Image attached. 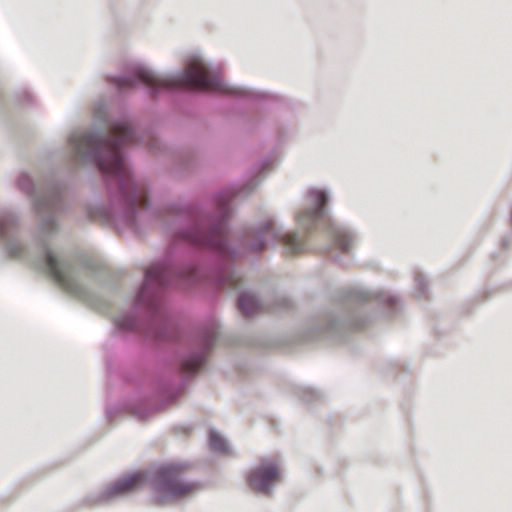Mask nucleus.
Here are the masks:
<instances>
[{
	"mask_svg": "<svg viewBox=\"0 0 512 512\" xmlns=\"http://www.w3.org/2000/svg\"><path fill=\"white\" fill-rule=\"evenodd\" d=\"M185 239L194 245L211 247L219 252H224L227 247V232L224 223H218L208 232L196 228L193 232L185 234Z\"/></svg>",
	"mask_w": 512,
	"mask_h": 512,
	"instance_id": "nucleus-5",
	"label": "nucleus"
},
{
	"mask_svg": "<svg viewBox=\"0 0 512 512\" xmlns=\"http://www.w3.org/2000/svg\"><path fill=\"white\" fill-rule=\"evenodd\" d=\"M214 341H215V336L214 335H209L204 340L205 347L206 348H210L213 345Z\"/></svg>",
	"mask_w": 512,
	"mask_h": 512,
	"instance_id": "nucleus-20",
	"label": "nucleus"
},
{
	"mask_svg": "<svg viewBox=\"0 0 512 512\" xmlns=\"http://www.w3.org/2000/svg\"><path fill=\"white\" fill-rule=\"evenodd\" d=\"M335 245L337 246V248L344 252L348 251L351 245V239L344 234H338L335 241Z\"/></svg>",
	"mask_w": 512,
	"mask_h": 512,
	"instance_id": "nucleus-15",
	"label": "nucleus"
},
{
	"mask_svg": "<svg viewBox=\"0 0 512 512\" xmlns=\"http://www.w3.org/2000/svg\"><path fill=\"white\" fill-rule=\"evenodd\" d=\"M132 76L146 86L159 89H198L216 93H230V89L219 78L211 76L200 61H192L181 75L160 77L149 69L136 67Z\"/></svg>",
	"mask_w": 512,
	"mask_h": 512,
	"instance_id": "nucleus-2",
	"label": "nucleus"
},
{
	"mask_svg": "<svg viewBox=\"0 0 512 512\" xmlns=\"http://www.w3.org/2000/svg\"><path fill=\"white\" fill-rule=\"evenodd\" d=\"M241 279L238 275L236 274H231L229 277H227V279H225V284L229 287V288H237L239 283H240Z\"/></svg>",
	"mask_w": 512,
	"mask_h": 512,
	"instance_id": "nucleus-17",
	"label": "nucleus"
},
{
	"mask_svg": "<svg viewBox=\"0 0 512 512\" xmlns=\"http://www.w3.org/2000/svg\"><path fill=\"white\" fill-rule=\"evenodd\" d=\"M111 130V138L80 134L73 136L71 141L77 154L96 162L103 173L118 178L121 190L132 207L145 208L148 202L146 191L131 180L120 152L123 145L134 142L133 130L127 122L115 123Z\"/></svg>",
	"mask_w": 512,
	"mask_h": 512,
	"instance_id": "nucleus-1",
	"label": "nucleus"
},
{
	"mask_svg": "<svg viewBox=\"0 0 512 512\" xmlns=\"http://www.w3.org/2000/svg\"><path fill=\"white\" fill-rule=\"evenodd\" d=\"M147 481V474L144 471H137L117 480L106 493L109 497L132 493L143 488Z\"/></svg>",
	"mask_w": 512,
	"mask_h": 512,
	"instance_id": "nucleus-8",
	"label": "nucleus"
},
{
	"mask_svg": "<svg viewBox=\"0 0 512 512\" xmlns=\"http://www.w3.org/2000/svg\"><path fill=\"white\" fill-rule=\"evenodd\" d=\"M21 247L17 246V247H10L9 249V254L12 256V257H19L20 254H21Z\"/></svg>",
	"mask_w": 512,
	"mask_h": 512,
	"instance_id": "nucleus-19",
	"label": "nucleus"
},
{
	"mask_svg": "<svg viewBox=\"0 0 512 512\" xmlns=\"http://www.w3.org/2000/svg\"><path fill=\"white\" fill-rule=\"evenodd\" d=\"M280 479L279 464L275 459H264L248 476L250 487L260 493H268Z\"/></svg>",
	"mask_w": 512,
	"mask_h": 512,
	"instance_id": "nucleus-4",
	"label": "nucleus"
},
{
	"mask_svg": "<svg viewBox=\"0 0 512 512\" xmlns=\"http://www.w3.org/2000/svg\"><path fill=\"white\" fill-rule=\"evenodd\" d=\"M281 241L286 252L291 255L299 254L304 250V244L294 234H286Z\"/></svg>",
	"mask_w": 512,
	"mask_h": 512,
	"instance_id": "nucleus-12",
	"label": "nucleus"
},
{
	"mask_svg": "<svg viewBox=\"0 0 512 512\" xmlns=\"http://www.w3.org/2000/svg\"><path fill=\"white\" fill-rule=\"evenodd\" d=\"M46 266L50 276L66 292L77 295L79 287L71 275L70 267L60 265L52 253H46Z\"/></svg>",
	"mask_w": 512,
	"mask_h": 512,
	"instance_id": "nucleus-6",
	"label": "nucleus"
},
{
	"mask_svg": "<svg viewBox=\"0 0 512 512\" xmlns=\"http://www.w3.org/2000/svg\"><path fill=\"white\" fill-rule=\"evenodd\" d=\"M134 80L131 77H123L116 81L117 86L119 89H125L130 88L134 86Z\"/></svg>",
	"mask_w": 512,
	"mask_h": 512,
	"instance_id": "nucleus-16",
	"label": "nucleus"
},
{
	"mask_svg": "<svg viewBox=\"0 0 512 512\" xmlns=\"http://www.w3.org/2000/svg\"><path fill=\"white\" fill-rule=\"evenodd\" d=\"M219 211L223 215V217L228 216V214H229L228 199H219Z\"/></svg>",
	"mask_w": 512,
	"mask_h": 512,
	"instance_id": "nucleus-18",
	"label": "nucleus"
},
{
	"mask_svg": "<svg viewBox=\"0 0 512 512\" xmlns=\"http://www.w3.org/2000/svg\"><path fill=\"white\" fill-rule=\"evenodd\" d=\"M311 208L296 218L297 223L303 227H311L323 216V208L327 202V195L321 190H312L308 194Z\"/></svg>",
	"mask_w": 512,
	"mask_h": 512,
	"instance_id": "nucleus-7",
	"label": "nucleus"
},
{
	"mask_svg": "<svg viewBox=\"0 0 512 512\" xmlns=\"http://www.w3.org/2000/svg\"><path fill=\"white\" fill-rule=\"evenodd\" d=\"M205 362V357L203 355H195L188 359H186L182 364V369L187 373L197 372Z\"/></svg>",
	"mask_w": 512,
	"mask_h": 512,
	"instance_id": "nucleus-13",
	"label": "nucleus"
},
{
	"mask_svg": "<svg viewBox=\"0 0 512 512\" xmlns=\"http://www.w3.org/2000/svg\"><path fill=\"white\" fill-rule=\"evenodd\" d=\"M268 237L272 238L273 240L277 238V234L274 231V224L272 220H268L263 224L261 230L257 234L256 239L250 245L251 250L256 252L263 250L266 246L263 241V238Z\"/></svg>",
	"mask_w": 512,
	"mask_h": 512,
	"instance_id": "nucleus-10",
	"label": "nucleus"
},
{
	"mask_svg": "<svg viewBox=\"0 0 512 512\" xmlns=\"http://www.w3.org/2000/svg\"><path fill=\"white\" fill-rule=\"evenodd\" d=\"M209 441H210V446L213 450L218 451V452L226 451L227 447H226L225 440L218 434L212 432L210 434Z\"/></svg>",
	"mask_w": 512,
	"mask_h": 512,
	"instance_id": "nucleus-14",
	"label": "nucleus"
},
{
	"mask_svg": "<svg viewBox=\"0 0 512 512\" xmlns=\"http://www.w3.org/2000/svg\"><path fill=\"white\" fill-rule=\"evenodd\" d=\"M238 307L245 316H253L263 311L262 305L253 295L250 294H242L239 297Z\"/></svg>",
	"mask_w": 512,
	"mask_h": 512,
	"instance_id": "nucleus-11",
	"label": "nucleus"
},
{
	"mask_svg": "<svg viewBox=\"0 0 512 512\" xmlns=\"http://www.w3.org/2000/svg\"><path fill=\"white\" fill-rule=\"evenodd\" d=\"M189 466L183 463H166L158 467L150 481L151 502L164 506L180 501L199 489V485L184 479Z\"/></svg>",
	"mask_w": 512,
	"mask_h": 512,
	"instance_id": "nucleus-3",
	"label": "nucleus"
},
{
	"mask_svg": "<svg viewBox=\"0 0 512 512\" xmlns=\"http://www.w3.org/2000/svg\"><path fill=\"white\" fill-rule=\"evenodd\" d=\"M171 274V270L169 267L157 263L151 265L145 273V282L143 288L140 292L139 299L141 300L145 290L148 288L150 284H156L158 286H164L168 283V278Z\"/></svg>",
	"mask_w": 512,
	"mask_h": 512,
	"instance_id": "nucleus-9",
	"label": "nucleus"
}]
</instances>
